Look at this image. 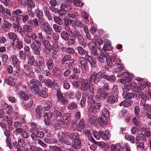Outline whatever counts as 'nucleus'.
Masks as SVG:
<instances>
[{"instance_id":"f257e3e1","label":"nucleus","mask_w":151,"mask_h":151,"mask_svg":"<svg viewBox=\"0 0 151 151\" xmlns=\"http://www.w3.org/2000/svg\"><path fill=\"white\" fill-rule=\"evenodd\" d=\"M106 59L107 65L110 67L113 65L114 68V72L121 73V72L124 68L123 64L122 63L121 60L115 55H111L109 59H107V58Z\"/></svg>"},{"instance_id":"f03ea898","label":"nucleus","mask_w":151,"mask_h":151,"mask_svg":"<svg viewBox=\"0 0 151 151\" xmlns=\"http://www.w3.org/2000/svg\"><path fill=\"white\" fill-rule=\"evenodd\" d=\"M57 96L58 101L61 105L65 106L68 104L69 102L67 97H65V94L61 92L60 89H58L57 91Z\"/></svg>"},{"instance_id":"7ed1b4c3","label":"nucleus","mask_w":151,"mask_h":151,"mask_svg":"<svg viewBox=\"0 0 151 151\" xmlns=\"http://www.w3.org/2000/svg\"><path fill=\"white\" fill-rule=\"evenodd\" d=\"M102 71L98 72L97 73H93L90 76L89 79V83L93 82L94 84L97 83L100 81L101 77H102L103 74Z\"/></svg>"},{"instance_id":"20e7f679","label":"nucleus","mask_w":151,"mask_h":151,"mask_svg":"<svg viewBox=\"0 0 151 151\" xmlns=\"http://www.w3.org/2000/svg\"><path fill=\"white\" fill-rule=\"evenodd\" d=\"M139 94V97L141 99L140 103V106H143L145 109H146L147 111L151 112V106L147 104H145L147 100L146 95H143L142 94Z\"/></svg>"},{"instance_id":"39448f33","label":"nucleus","mask_w":151,"mask_h":151,"mask_svg":"<svg viewBox=\"0 0 151 151\" xmlns=\"http://www.w3.org/2000/svg\"><path fill=\"white\" fill-rule=\"evenodd\" d=\"M42 27L43 31L47 35H50L52 33V29L50 24L47 22L43 23Z\"/></svg>"},{"instance_id":"423d86ee","label":"nucleus","mask_w":151,"mask_h":151,"mask_svg":"<svg viewBox=\"0 0 151 151\" xmlns=\"http://www.w3.org/2000/svg\"><path fill=\"white\" fill-rule=\"evenodd\" d=\"M58 81L54 79L52 81L51 79L48 78L45 80L44 83L48 88H51L53 87L54 88L58 87Z\"/></svg>"},{"instance_id":"0eeeda50","label":"nucleus","mask_w":151,"mask_h":151,"mask_svg":"<svg viewBox=\"0 0 151 151\" xmlns=\"http://www.w3.org/2000/svg\"><path fill=\"white\" fill-rule=\"evenodd\" d=\"M72 37L74 38L75 39L76 38H77L79 43L81 44L82 45H83L82 44L83 43L84 40L81 33L77 29H75Z\"/></svg>"},{"instance_id":"6e6552de","label":"nucleus","mask_w":151,"mask_h":151,"mask_svg":"<svg viewBox=\"0 0 151 151\" xmlns=\"http://www.w3.org/2000/svg\"><path fill=\"white\" fill-rule=\"evenodd\" d=\"M53 114L49 111L48 112H45L44 114V121L46 126H48L50 124V121L52 119Z\"/></svg>"},{"instance_id":"1a4fd4ad","label":"nucleus","mask_w":151,"mask_h":151,"mask_svg":"<svg viewBox=\"0 0 151 151\" xmlns=\"http://www.w3.org/2000/svg\"><path fill=\"white\" fill-rule=\"evenodd\" d=\"M85 58L92 68H95L96 64V60L94 58L88 55V53H86Z\"/></svg>"},{"instance_id":"9d476101","label":"nucleus","mask_w":151,"mask_h":151,"mask_svg":"<svg viewBox=\"0 0 151 151\" xmlns=\"http://www.w3.org/2000/svg\"><path fill=\"white\" fill-rule=\"evenodd\" d=\"M90 104L91 106L90 109L93 112L96 111V110H99L102 106L100 103H96L93 99L91 100Z\"/></svg>"},{"instance_id":"9b49d317","label":"nucleus","mask_w":151,"mask_h":151,"mask_svg":"<svg viewBox=\"0 0 151 151\" xmlns=\"http://www.w3.org/2000/svg\"><path fill=\"white\" fill-rule=\"evenodd\" d=\"M118 77H121L124 78L128 82L132 81V76L129 73L123 72L121 73H118L117 75Z\"/></svg>"},{"instance_id":"f8f14e48","label":"nucleus","mask_w":151,"mask_h":151,"mask_svg":"<svg viewBox=\"0 0 151 151\" xmlns=\"http://www.w3.org/2000/svg\"><path fill=\"white\" fill-rule=\"evenodd\" d=\"M12 19L13 20V21H14L15 17H16V20L17 19V20H18V19L19 20L20 19L19 17H18L20 15L19 14H22L23 12L21 9H18L12 11Z\"/></svg>"},{"instance_id":"ddd939ff","label":"nucleus","mask_w":151,"mask_h":151,"mask_svg":"<svg viewBox=\"0 0 151 151\" xmlns=\"http://www.w3.org/2000/svg\"><path fill=\"white\" fill-rule=\"evenodd\" d=\"M103 74L102 76V78L108 81L114 82L116 80V78L115 76L113 75H109L104 72V71L102 70Z\"/></svg>"},{"instance_id":"4468645a","label":"nucleus","mask_w":151,"mask_h":151,"mask_svg":"<svg viewBox=\"0 0 151 151\" xmlns=\"http://www.w3.org/2000/svg\"><path fill=\"white\" fill-rule=\"evenodd\" d=\"M133 102V101L132 100L126 99L125 100L121 102L119 104V106H123L124 107L127 108L131 106Z\"/></svg>"},{"instance_id":"2eb2a0df","label":"nucleus","mask_w":151,"mask_h":151,"mask_svg":"<svg viewBox=\"0 0 151 151\" xmlns=\"http://www.w3.org/2000/svg\"><path fill=\"white\" fill-rule=\"evenodd\" d=\"M35 62L37 66H38L43 69L45 67V59L42 57L38 58Z\"/></svg>"},{"instance_id":"dca6fc26","label":"nucleus","mask_w":151,"mask_h":151,"mask_svg":"<svg viewBox=\"0 0 151 151\" xmlns=\"http://www.w3.org/2000/svg\"><path fill=\"white\" fill-rule=\"evenodd\" d=\"M12 45L13 46L17 48L19 50L21 49L23 47L22 41L19 40L18 38H17L16 40L13 41Z\"/></svg>"},{"instance_id":"f3484780","label":"nucleus","mask_w":151,"mask_h":151,"mask_svg":"<svg viewBox=\"0 0 151 151\" xmlns=\"http://www.w3.org/2000/svg\"><path fill=\"white\" fill-rule=\"evenodd\" d=\"M90 84L88 83V79L84 80L81 83V86L80 87V89L83 91H86L88 90Z\"/></svg>"},{"instance_id":"a211bd4d","label":"nucleus","mask_w":151,"mask_h":151,"mask_svg":"<svg viewBox=\"0 0 151 151\" xmlns=\"http://www.w3.org/2000/svg\"><path fill=\"white\" fill-rule=\"evenodd\" d=\"M72 147L76 149H80L81 147V141L79 138L75 139L72 145Z\"/></svg>"},{"instance_id":"6ab92c4d","label":"nucleus","mask_w":151,"mask_h":151,"mask_svg":"<svg viewBox=\"0 0 151 151\" xmlns=\"http://www.w3.org/2000/svg\"><path fill=\"white\" fill-rule=\"evenodd\" d=\"M42 109V106L41 105H38L36 109L37 114L35 116L37 119H39L41 118L43 111Z\"/></svg>"},{"instance_id":"aec40b11","label":"nucleus","mask_w":151,"mask_h":151,"mask_svg":"<svg viewBox=\"0 0 151 151\" xmlns=\"http://www.w3.org/2000/svg\"><path fill=\"white\" fill-rule=\"evenodd\" d=\"M63 119L65 120L67 125L70 124L71 121V114L70 113L64 114L62 117Z\"/></svg>"},{"instance_id":"412c9836","label":"nucleus","mask_w":151,"mask_h":151,"mask_svg":"<svg viewBox=\"0 0 151 151\" xmlns=\"http://www.w3.org/2000/svg\"><path fill=\"white\" fill-rule=\"evenodd\" d=\"M28 24L30 25L32 27H38L39 26V22L37 18L31 19L28 22Z\"/></svg>"},{"instance_id":"4be33fe9","label":"nucleus","mask_w":151,"mask_h":151,"mask_svg":"<svg viewBox=\"0 0 151 151\" xmlns=\"http://www.w3.org/2000/svg\"><path fill=\"white\" fill-rule=\"evenodd\" d=\"M46 64L48 70H52L54 65L53 60L51 58H49L47 60Z\"/></svg>"},{"instance_id":"5701e85b","label":"nucleus","mask_w":151,"mask_h":151,"mask_svg":"<svg viewBox=\"0 0 151 151\" xmlns=\"http://www.w3.org/2000/svg\"><path fill=\"white\" fill-rule=\"evenodd\" d=\"M42 42L45 48L49 52H50L52 49V46L50 42L47 40H45L44 41L43 40Z\"/></svg>"},{"instance_id":"b1692460","label":"nucleus","mask_w":151,"mask_h":151,"mask_svg":"<svg viewBox=\"0 0 151 151\" xmlns=\"http://www.w3.org/2000/svg\"><path fill=\"white\" fill-rule=\"evenodd\" d=\"M100 96L101 98L106 99L108 96L109 93L107 90H104L103 88H100L99 90Z\"/></svg>"},{"instance_id":"393cba45","label":"nucleus","mask_w":151,"mask_h":151,"mask_svg":"<svg viewBox=\"0 0 151 151\" xmlns=\"http://www.w3.org/2000/svg\"><path fill=\"white\" fill-rule=\"evenodd\" d=\"M117 97L114 95L110 96L107 98V102L110 104H113L116 103L118 101Z\"/></svg>"},{"instance_id":"a878e982","label":"nucleus","mask_w":151,"mask_h":151,"mask_svg":"<svg viewBox=\"0 0 151 151\" xmlns=\"http://www.w3.org/2000/svg\"><path fill=\"white\" fill-rule=\"evenodd\" d=\"M110 56L108 57L107 56H106L104 54L102 55L101 53L99 54L98 55H97L95 57L97 59L98 61L99 62V63L101 64H104L105 59H104V58H106H106H107V59H109Z\"/></svg>"},{"instance_id":"bb28decb","label":"nucleus","mask_w":151,"mask_h":151,"mask_svg":"<svg viewBox=\"0 0 151 151\" xmlns=\"http://www.w3.org/2000/svg\"><path fill=\"white\" fill-rule=\"evenodd\" d=\"M85 58L81 56L79 58L78 63L81 65L82 68L85 69L87 64Z\"/></svg>"},{"instance_id":"cd10ccee","label":"nucleus","mask_w":151,"mask_h":151,"mask_svg":"<svg viewBox=\"0 0 151 151\" xmlns=\"http://www.w3.org/2000/svg\"><path fill=\"white\" fill-rule=\"evenodd\" d=\"M130 88L131 90L135 92L138 93H139L138 94V95L139 96V95H140L139 94H142L143 95H146L145 94H144L142 93H141V89L139 86H134L133 85H131L130 86Z\"/></svg>"},{"instance_id":"c85d7f7f","label":"nucleus","mask_w":151,"mask_h":151,"mask_svg":"<svg viewBox=\"0 0 151 151\" xmlns=\"http://www.w3.org/2000/svg\"><path fill=\"white\" fill-rule=\"evenodd\" d=\"M96 44L95 43L94 46H92L91 48V53L94 56L96 57L100 53H98L97 50V47L96 46Z\"/></svg>"},{"instance_id":"c756f323","label":"nucleus","mask_w":151,"mask_h":151,"mask_svg":"<svg viewBox=\"0 0 151 151\" xmlns=\"http://www.w3.org/2000/svg\"><path fill=\"white\" fill-rule=\"evenodd\" d=\"M70 34L65 31H62L60 33V35L62 38L66 41L69 40L70 38Z\"/></svg>"},{"instance_id":"7c9ffc66","label":"nucleus","mask_w":151,"mask_h":151,"mask_svg":"<svg viewBox=\"0 0 151 151\" xmlns=\"http://www.w3.org/2000/svg\"><path fill=\"white\" fill-rule=\"evenodd\" d=\"M43 141L49 144H54L56 143L57 142V140L55 138L49 139L45 138L43 139Z\"/></svg>"},{"instance_id":"2f4dec72","label":"nucleus","mask_w":151,"mask_h":151,"mask_svg":"<svg viewBox=\"0 0 151 151\" xmlns=\"http://www.w3.org/2000/svg\"><path fill=\"white\" fill-rule=\"evenodd\" d=\"M28 58V65L31 67L35 65V59L34 57L32 55H29L27 56Z\"/></svg>"},{"instance_id":"473e14b6","label":"nucleus","mask_w":151,"mask_h":151,"mask_svg":"<svg viewBox=\"0 0 151 151\" xmlns=\"http://www.w3.org/2000/svg\"><path fill=\"white\" fill-rule=\"evenodd\" d=\"M7 35L9 39L13 41L16 40L18 37L17 35L15 33L12 32L8 33Z\"/></svg>"},{"instance_id":"72a5a7b5","label":"nucleus","mask_w":151,"mask_h":151,"mask_svg":"<svg viewBox=\"0 0 151 151\" xmlns=\"http://www.w3.org/2000/svg\"><path fill=\"white\" fill-rule=\"evenodd\" d=\"M30 82L32 85V86H38L42 87V83L39 80L35 79L31 80Z\"/></svg>"},{"instance_id":"f704fd0d","label":"nucleus","mask_w":151,"mask_h":151,"mask_svg":"<svg viewBox=\"0 0 151 151\" xmlns=\"http://www.w3.org/2000/svg\"><path fill=\"white\" fill-rule=\"evenodd\" d=\"M80 135L77 132L70 133L68 135V137L72 140H74L76 138H79Z\"/></svg>"},{"instance_id":"c9c22d12","label":"nucleus","mask_w":151,"mask_h":151,"mask_svg":"<svg viewBox=\"0 0 151 151\" xmlns=\"http://www.w3.org/2000/svg\"><path fill=\"white\" fill-rule=\"evenodd\" d=\"M53 74L56 77H58L61 75V70L57 67H55L53 69Z\"/></svg>"},{"instance_id":"e433bc0d","label":"nucleus","mask_w":151,"mask_h":151,"mask_svg":"<svg viewBox=\"0 0 151 151\" xmlns=\"http://www.w3.org/2000/svg\"><path fill=\"white\" fill-rule=\"evenodd\" d=\"M40 86H31V91L32 92L34 95L36 96L40 90Z\"/></svg>"},{"instance_id":"4c0bfd02","label":"nucleus","mask_w":151,"mask_h":151,"mask_svg":"<svg viewBox=\"0 0 151 151\" xmlns=\"http://www.w3.org/2000/svg\"><path fill=\"white\" fill-rule=\"evenodd\" d=\"M36 96L39 97H42L44 98H46L47 97L48 95L45 91L42 90H40Z\"/></svg>"},{"instance_id":"58836bf2","label":"nucleus","mask_w":151,"mask_h":151,"mask_svg":"<svg viewBox=\"0 0 151 151\" xmlns=\"http://www.w3.org/2000/svg\"><path fill=\"white\" fill-rule=\"evenodd\" d=\"M34 13L37 14L39 21L42 20V18L43 16V11L42 10H39L38 9H36Z\"/></svg>"},{"instance_id":"ea45409f","label":"nucleus","mask_w":151,"mask_h":151,"mask_svg":"<svg viewBox=\"0 0 151 151\" xmlns=\"http://www.w3.org/2000/svg\"><path fill=\"white\" fill-rule=\"evenodd\" d=\"M111 43L109 42L105 43L103 46V50L105 51H109L112 49Z\"/></svg>"},{"instance_id":"a19ab883","label":"nucleus","mask_w":151,"mask_h":151,"mask_svg":"<svg viewBox=\"0 0 151 151\" xmlns=\"http://www.w3.org/2000/svg\"><path fill=\"white\" fill-rule=\"evenodd\" d=\"M71 55L69 54L66 55L63 58L61 63L62 64L64 65L65 62L71 60Z\"/></svg>"},{"instance_id":"79ce46f5","label":"nucleus","mask_w":151,"mask_h":151,"mask_svg":"<svg viewBox=\"0 0 151 151\" xmlns=\"http://www.w3.org/2000/svg\"><path fill=\"white\" fill-rule=\"evenodd\" d=\"M20 96L24 100L27 101L28 100L29 97L27 93L23 91H20L19 93Z\"/></svg>"},{"instance_id":"37998d69","label":"nucleus","mask_w":151,"mask_h":151,"mask_svg":"<svg viewBox=\"0 0 151 151\" xmlns=\"http://www.w3.org/2000/svg\"><path fill=\"white\" fill-rule=\"evenodd\" d=\"M28 7L32 9L35 6V3L33 0H26Z\"/></svg>"},{"instance_id":"c03bdc74","label":"nucleus","mask_w":151,"mask_h":151,"mask_svg":"<svg viewBox=\"0 0 151 151\" xmlns=\"http://www.w3.org/2000/svg\"><path fill=\"white\" fill-rule=\"evenodd\" d=\"M98 120L100 123L106 125L107 122V117L103 116H100L98 118Z\"/></svg>"},{"instance_id":"a18cd8bd","label":"nucleus","mask_w":151,"mask_h":151,"mask_svg":"<svg viewBox=\"0 0 151 151\" xmlns=\"http://www.w3.org/2000/svg\"><path fill=\"white\" fill-rule=\"evenodd\" d=\"M32 27L29 24H26L23 25V29L26 32H31L32 31Z\"/></svg>"},{"instance_id":"49530a36","label":"nucleus","mask_w":151,"mask_h":151,"mask_svg":"<svg viewBox=\"0 0 151 151\" xmlns=\"http://www.w3.org/2000/svg\"><path fill=\"white\" fill-rule=\"evenodd\" d=\"M53 114L55 117L56 118H58L59 117H61L62 116V114L61 112L59 110L54 109L53 112Z\"/></svg>"},{"instance_id":"de8ad7c7","label":"nucleus","mask_w":151,"mask_h":151,"mask_svg":"<svg viewBox=\"0 0 151 151\" xmlns=\"http://www.w3.org/2000/svg\"><path fill=\"white\" fill-rule=\"evenodd\" d=\"M77 50L79 54L81 56L84 55H86V53H87L86 52V51L84 50L83 48L80 46H79L77 47Z\"/></svg>"},{"instance_id":"09e8293b","label":"nucleus","mask_w":151,"mask_h":151,"mask_svg":"<svg viewBox=\"0 0 151 151\" xmlns=\"http://www.w3.org/2000/svg\"><path fill=\"white\" fill-rule=\"evenodd\" d=\"M33 103V101L32 100H30L28 103L24 104V109L26 110H29L32 107Z\"/></svg>"},{"instance_id":"8fccbe9b","label":"nucleus","mask_w":151,"mask_h":151,"mask_svg":"<svg viewBox=\"0 0 151 151\" xmlns=\"http://www.w3.org/2000/svg\"><path fill=\"white\" fill-rule=\"evenodd\" d=\"M4 120L6 121L9 126H11L12 125V120L11 117H9L8 116H5L4 118Z\"/></svg>"},{"instance_id":"3c124183","label":"nucleus","mask_w":151,"mask_h":151,"mask_svg":"<svg viewBox=\"0 0 151 151\" xmlns=\"http://www.w3.org/2000/svg\"><path fill=\"white\" fill-rule=\"evenodd\" d=\"M136 139L139 140L142 142H145L146 140L145 136L143 133L139 134L136 137Z\"/></svg>"},{"instance_id":"603ef678","label":"nucleus","mask_w":151,"mask_h":151,"mask_svg":"<svg viewBox=\"0 0 151 151\" xmlns=\"http://www.w3.org/2000/svg\"><path fill=\"white\" fill-rule=\"evenodd\" d=\"M125 138L126 139L130 141L132 143H135V137L133 136H129L128 134H126Z\"/></svg>"},{"instance_id":"864d4df0","label":"nucleus","mask_w":151,"mask_h":151,"mask_svg":"<svg viewBox=\"0 0 151 151\" xmlns=\"http://www.w3.org/2000/svg\"><path fill=\"white\" fill-rule=\"evenodd\" d=\"M53 20L55 22L59 25H62L63 24V22L61 19L58 17H54Z\"/></svg>"},{"instance_id":"5fc2aeb1","label":"nucleus","mask_w":151,"mask_h":151,"mask_svg":"<svg viewBox=\"0 0 151 151\" xmlns=\"http://www.w3.org/2000/svg\"><path fill=\"white\" fill-rule=\"evenodd\" d=\"M112 91L113 95H115L116 96L118 97L119 94V92L118 88L116 85H114L113 86Z\"/></svg>"},{"instance_id":"6e6d98bb","label":"nucleus","mask_w":151,"mask_h":151,"mask_svg":"<svg viewBox=\"0 0 151 151\" xmlns=\"http://www.w3.org/2000/svg\"><path fill=\"white\" fill-rule=\"evenodd\" d=\"M16 68V70L13 71L12 75L14 76H18L19 75V72L21 70V68L19 66H17Z\"/></svg>"},{"instance_id":"4d7b16f0","label":"nucleus","mask_w":151,"mask_h":151,"mask_svg":"<svg viewBox=\"0 0 151 151\" xmlns=\"http://www.w3.org/2000/svg\"><path fill=\"white\" fill-rule=\"evenodd\" d=\"M53 28L55 31L57 33H60L62 31V27L56 24L53 25Z\"/></svg>"},{"instance_id":"13d9d810","label":"nucleus","mask_w":151,"mask_h":151,"mask_svg":"<svg viewBox=\"0 0 151 151\" xmlns=\"http://www.w3.org/2000/svg\"><path fill=\"white\" fill-rule=\"evenodd\" d=\"M77 107V104L74 102H70L68 106V109L70 110H73L76 108Z\"/></svg>"},{"instance_id":"bf43d9fd","label":"nucleus","mask_w":151,"mask_h":151,"mask_svg":"<svg viewBox=\"0 0 151 151\" xmlns=\"http://www.w3.org/2000/svg\"><path fill=\"white\" fill-rule=\"evenodd\" d=\"M49 147L53 151H64L63 150L62 147H61L57 146H50Z\"/></svg>"},{"instance_id":"052dcab7","label":"nucleus","mask_w":151,"mask_h":151,"mask_svg":"<svg viewBox=\"0 0 151 151\" xmlns=\"http://www.w3.org/2000/svg\"><path fill=\"white\" fill-rule=\"evenodd\" d=\"M19 57L20 59L25 60L26 58V56H28L27 55H26V54H25V52L22 50H20L19 52Z\"/></svg>"},{"instance_id":"680f3d73","label":"nucleus","mask_w":151,"mask_h":151,"mask_svg":"<svg viewBox=\"0 0 151 151\" xmlns=\"http://www.w3.org/2000/svg\"><path fill=\"white\" fill-rule=\"evenodd\" d=\"M73 21L69 18L64 19V24L65 25H69L72 23Z\"/></svg>"},{"instance_id":"e2e57ef3","label":"nucleus","mask_w":151,"mask_h":151,"mask_svg":"<svg viewBox=\"0 0 151 151\" xmlns=\"http://www.w3.org/2000/svg\"><path fill=\"white\" fill-rule=\"evenodd\" d=\"M139 86L141 91L142 89L145 88L147 86H150L149 85H147V83L145 81H142L140 82L139 83Z\"/></svg>"},{"instance_id":"0e129e2a","label":"nucleus","mask_w":151,"mask_h":151,"mask_svg":"<svg viewBox=\"0 0 151 151\" xmlns=\"http://www.w3.org/2000/svg\"><path fill=\"white\" fill-rule=\"evenodd\" d=\"M73 4L76 6H79L81 7L83 6L84 4L80 0H74Z\"/></svg>"},{"instance_id":"69168bd1","label":"nucleus","mask_w":151,"mask_h":151,"mask_svg":"<svg viewBox=\"0 0 151 151\" xmlns=\"http://www.w3.org/2000/svg\"><path fill=\"white\" fill-rule=\"evenodd\" d=\"M4 22V23L3 24V27L4 28L7 29H10L11 28L12 25L7 21Z\"/></svg>"},{"instance_id":"338daca9","label":"nucleus","mask_w":151,"mask_h":151,"mask_svg":"<svg viewBox=\"0 0 151 151\" xmlns=\"http://www.w3.org/2000/svg\"><path fill=\"white\" fill-rule=\"evenodd\" d=\"M64 133L62 131H60L58 134V138L60 142L64 138Z\"/></svg>"},{"instance_id":"774afa93","label":"nucleus","mask_w":151,"mask_h":151,"mask_svg":"<svg viewBox=\"0 0 151 151\" xmlns=\"http://www.w3.org/2000/svg\"><path fill=\"white\" fill-rule=\"evenodd\" d=\"M86 99V96H83L81 101L80 104L81 107H84L85 105V103Z\"/></svg>"}]
</instances>
